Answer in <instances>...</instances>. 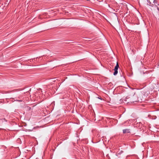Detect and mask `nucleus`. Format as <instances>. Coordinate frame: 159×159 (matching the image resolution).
Returning a JSON list of instances; mask_svg holds the SVG:
<instances>
[{
	"label": "nucleus",
	"mask_w": 159,
	"mask_h": 159,
	"mask_svg": "<svg viewBox=\"0 0 159 159\" xmlns=\"http://www.w3.org/2000/svg\"><path fill=\"white\" fill-rule=\"evenodd\" d=\"M23 96L22 95H20V96L18 97V98H21L23 97Z\"/></svg>",
	"instance_id": "4"
},
{
	"label": "nucleus",
	"mask_w": 159,
	"mask_h": 159,
	"mask_svg": "<svg viewBox=\"0 0 159 159\" xmlns=\"http://www.w3.org/2000/svg\"><path fill=\"white\" fill-rule=\"evenodd\" d=\"M127 122H128V123H129V121H128H128H126L125 122V123H127Z\"/></svg>",
	"instance_id": "6"
},
{
	"label": "nucleus",
	"mask_w": 159,
	"mask_h": 159,
	"mask_svg": "<svg viewBox=\"0 0 159 159\" xmlns=\"http://www.w3.org/2000/svg\"><path fill=\"white\" fill-rule=\"evenodd\" d=\"M17 101L19 102H22V100H17Z\"/></svg>",
	"instance_id": "5"
},
{
	"label": "nucleus",
	"mask_w": 159,
	"mask_h": 159,
	"mask_svg": "<svg viewBox=\"0 0 159 159\" xmlns=\"http://www.w3.org/2000/svg\"><path fill=\"white\" fill-rule=\"evenodd\" d=\"M153 2L154 4V5L153 4H151V3L149 2V3L150 4V5L152 7H157V10H159V8L157 7V5H158V4L157 3V0H154L153 1Z\"/></svg>",
	"instance_id": "1"
},
{
	"label": "nucleus",
	"mask_w": 159,
	"mask_h": 159,
	"mask_svg": "<svg viewBox=\"0 0 159 159\" xmlns=\"http://www.w3.org/2000/svg\"><path fill=\"white\" fill-rule=\"evenodd\" d=\"M3 120H5V119H3Z\"/></svg>",
	"instance_id": "7"
},
{
	"label": "nucleus",
	"mask_w": 159,
	"mask_h": 159,
	"mask_svg": "<svg viewBox=\"0 0 159 159\" xmlns=\"http://www.w3.org/2000/svg\"><path fill=\"white\" fill-rule=\"evenodd\" d=\"M123 133L125 134L126 133H129L130 132L129 129H125L123 130Z\"/></svg>",
	"instance_id": "3"
},
{
	"label": "nucleus",
	"mask_w": 159,
	"mask_h": 159,
	"mask_svg": "<svg viewBox=\"0 0 159 159\" xmlns=\"http://www.w3.org/2000/svg\"><path fill=\"white\" fill-rule=\"evenodd\" d=\"M119 67V65L118 63L117 62V64L116 66H115L114 70V72L113 75H117L118 73V67Z\"/></svg>",
	"instance_id": "2"
}]
</instances>
